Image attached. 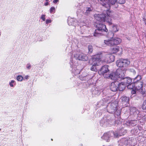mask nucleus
<instances>
[{
    "label": "nucleus",
    "instance_id": "1",
    "mask_svg": "<svg viewBox=\"0 0 146 146\" xmlns=\"http://www.w3.org/2000/svg\"><path fill=\"white\" fill-rule=\"evenodd\" d=\"M106 11H107V15L103 13L95 14L94 15L95 19L98 21L96 23L106 21L109 25H111L112 24L111 18L115 19L118 18V16L116 14L110 12L109 10H106Z\"/></svg>",
    "mask_w": 146,
    "mask_h": 146
},
{
    "label": "nucleus",
    "instance_id": "2",
    "mask_svg": "<svg viewBox=\"0 0 146 146\" xmlns=\"http://www.w3.org/2000/svg\"><path fill=\"white\" fill-rule=\"evenodd\" d=\"M105 55L104 53H100L97 54L93 57L92 59L93 62L92 66L90 68L91 70L94 72H96L98 71L96 66H99L100 64V63L102 62L100 59L103 58V56H104Z\"/></svg>",
    "mask_w": 146,
    "mask_h": 146
},
{
    "label": "nucleus",
    "instance_id": "3",
    "mask_svg": "<svg viewBox=\"0 0 146 146\" xmlns=\"http://www.w3.org/2000/svg\"><path fill=\"white\" fill-rule=\"evenodd\" d=\"M70 55L72 56L70 60L73 62H75L77 63L75 61L77 59L83 61H86L88 59V57L86 54L78 51L70 52Z\"/></svg>",
    "mask_w": 146,
    "mask_h": 146
},
{
    "label": "nucleus",
    "instance_id": "4",
    "mask_svg": "<svg viewBox=\"0 0 146 146\" xmlns=\"http://www.w3.org/2000/svg\"><path fill=\"white\" fill-rule=\"evenodd\" d=\"M95 25L96 26V29L94 33V36L99 37L102 35L103 32H107L108 31L106 26L102 22L96 23Z\"/></svg>",
    "mask_w": 146,
    "mask_h": 146
},
{
    "label": "nucleus",
    "instance_id": "5",
    "mask_svg": "<svg viewBox=\"0 0 146 146\" xmlns=\"http://www.w3.org/2000/svg\"><path fill=\"white\" fill-rule=\"evenodd\" d=\"M130 63L129 60L127 59H121L117 61L116 64L121 69L122 75H125L127 68Z\"/></svg>",
    "mask_w": 146,
    "mask_h": 146
},
{
    "label": "nucleus",
    "instance_id": "6",
    "mask_svg": "<svg viewBox=\"0 0 146 146\" xmlns=\"http://www.w3.org/2000/svg\"><path fill=\"white\" fill-rule=\"evenodd\" d=\"M122 74L121 69L118 68L115 72H113L110 74H109L107 76H105L106 78L113 80H121V78H123L124 76V75H122Z\"/></svg>",
    "mask_w": 146,
    "mask_h": 146
},
{
    "label": "nucleus",
    "instance_id": "7",
    "mask_svg": "<svg viewBox=\"0 0 146 146\" xmlns=\"http://www.w3.org/2000/svg\"><path fill=\"white\" fill-rule=\"evenodd\" d=\"M115 122L114 119H113L110 115H109L103 117V119L100 121V124L101 125L105 127L108 125L109 124L112 125Z\"/></svg>",
    "mask_w": 146,
    "mask_h": 146
},
{
    "label": "nucleus",
    "instance_id": "8",
    "mask_svg": "<svg viewBox=\"0 0 146 146\" xmlns=\"http://www.w3.org/2000/svg\"><path fill=\"white\" fill-rule=\"evenodd\" d=\"M121 40L118 38H111L110 39L104 40V42L106 45L112 46L114 45H117L121 42Z\"/></svg>",
    "mask_w": 146,
    "mask_h": 146
},
{
    "label": "nucleus",
    "instance_id": "9",
    "mask_svg": "<svg viewBox=\"0 0 146 146\" xmlns=\"http://www.w3.org/2000/svg\"><path fill=\"white\" fill-rule=\"evenodd\" d=\"M113 135L115 137H117L119 135V134L116 132H109L104 133L103 135L101 137V138L105 140L107 142H109Z\"/></svg>",
    "mask_w": 146,
    "mask_h": 146
},
{
    "label": "nucleus",
    "instance_id": "10",
    "mask_svg": "<svg viewBox=\"0 0 146 146\" xmlns=\"http://www.w3.org/2000/svg\"><path fill=\"white\" fill-rule=\"evenodd\" d=\"M135 85V88L136 90L140 92L143 95L146 94L145 90L143 87V82L142 81H137L134 82Z\"/></svg>",
    "mask_w": 146,
    "mask_h": 146
},
{
    "label": "nucleus",
    "instance_id": "11",
    "mask_svg": "<svg viewBox=\"0 0 146 146\" xmlns=\"http://www.w3.org/2000/svg\"><path fill=\"white\" fill-rule=\"evenodd\" d=\"M130 116L134 119H139V111L135 107H131L130 108Z\"/></svg>",
    "mask_w": 146,
    "mask_h": 146
},
{
    "label": "nucleus",
    "instance_id": "12",
    "mask_svg": "<svg viewBox=\"0 0 146 146\" xmlns=\"http://www.w3.org/2000/svg\"><path fill=\"white\" fill-rule=\"evenodd\" d=\"M100 53H104L105 55L103 56V58H101V59L104 60L105 61H107L108 63H110L113 62L114 60V56L111 54H108L105 52H100Z\"/></svg>",
    "mask_w": 146,
    "mask_h": 146
},
{
    "label": "nucleus",
    "instance_id": "13",
    "mask_svg": "<svg viewBox=\"0 0 146 146\" xmlns=\"http://www.w3.org/2000/svg\"><path fill=\"white\" fill-rule=\"evenodd\" d=\"M108 65H104L102 66L101 69L99 70L98 73L100 75H103L104 78L108 75L109 72V70L108 68Z\"/></svg>",
    "mask_w": 146,
    "mask_h": 146
},
{
    "label": "nucleus",
    "instance_id": "14",
    "mask_svg": "<svg viewBox=\"0 0 146 146\" xmlns=\"http://www.w3.org/2000/svg\"><path fill=\"white\" fill-rule=\"evenodd\" d=\"M117 102H113L110 104V106L107 107L108 111L111 113H113L115 112L117 108Z\"/></svg>",
    "mask_w": 146,
    "mask_h": 146
},
{
    "label": "nucleus",
    "instance_id": "15",
    "mask_svg": "<svg viewBox=\"0 0 146 146\" xmlns=\"http://www.w3.org/2000/svg\"><path fill=\"white\" fill-rule=\"evenodd\" d=\"M70 67L72 68V72L75 75H76L80 73V70L78 69L76 67L77 66V63L75 62H73L71 60L70 62Z\"/></svg>",
    "mask_w": 146,
    "mask_h": 146
},
{
    "label": "nucleus",
    "instance_id": "16",
    "mask_svg": "<svg viewBox=\"0 0 146 146\" xmlns=\"http://www.w3.org/2000/svg\"><path fill=\"white\" fill-rule=\"evenodd\" d=\"M117 0H107V3H106V8L108 10L111 6L114 5L115 7L117 8L118 7Z\"/></svg>",
    "mask_w": 146,
    "mask_h": 146
},
{
    "label": "nucleus",
    "instance_id": "17",
    "mask_svg": "<svg viewBox=\"0 0 146 146\" xmlns=\"http://www.w3.org/2000/svg\"><path fill=\"white\" fill-rule=\"evenodd\" d=\"M119 144L120 146H130L131 141L127 138H123L119 141Z\"/></svg>",
    "mask_w": 146,
    "mask_h": 146
},
{
    "label": "nucleus",
    "instance_id": "18",
    "mask_svg": "<svg viewBox=\"0 0 146 146\" xmlns=\"http://www.w3.org/2000/svg\"><path fill=\"white\" fill-rule=\"evenodd\" d=\"M111 97H108L107 98H104L102 100L100 101L99 102H98L97 104V106L98 107H100L101 106H103L105 104V103L109 102V103L110 101L112 100Z\"/></svg>",
    "mask_w": 146,
    "mask_h": 146
},
{
    "label": "nucleus",
    "instance_id": "19",
    "mask_svg": "<svg viewBox=\"0 0 146 146\" xmlns=\"http://www.w3.org/2000/svg\"><path fill=\"white\" fill-rule=\"evenodd\" d=\"M120 101L123 104V107H127L128 106L129 101V99L128 97L126 96H123L120 99Z\"/></svg>",
    "mask_w": 146,
    "mask_h": 146
},
{
    "label": "nucleus",
    "instance_id": "20",
    "mask_svg": "<svg viewBox=\"0 0 146 146\" xmlns=\"http://www.w3.org/2000/svg\"><path fill=\"white\" fill-rule=\"evenodd\" d=\"M85 22L83 21L80 23V26H78V29H80L81 33L82 34H84L86 33V29L87 28L86 26L87 24Z\"/></svg>",
    "mask_w": 146,
    "mask_h": 146
},
{
    "label": "nucleus",
    "instance_id": "21",
    "mask_svg": "<svg viewBox=\"0 0 146 146\" xmlns=\"http://www.w3.org/2000/svg\"><path fill=\"white\" fill-rule=\"evenodd\" d=\"M118 85H119V82L117 81L112 82L110 87L111 90L113 92L117 91L118 90Z\"/></svg>",
    "mask_w": 146,
    "mask_h": 146
},
{
    "label": "nucleus",
    "instance_id": "22",
    "mask_svg": "<svg viewBox=\"0 0 146 146\" xmlns=\"http://www.w3.org/2000/svg\"><path fill=\"white\" fill-rule=\"evenodd\" d=\"M68 23L69 26L71 25L76 27L77 25H78L77 21L74 19H69L68 21Z\"/></svg>",
    "mask_w": 146,
    "mask_h": 146
},
{
    "label": "nucleus",
    "instance_id": "23",
    "mask_svg": "<svg viewBox=\"0 0 146 146\" xmlns=\"http://www.w3.org/2000/svg\"><path fill=\"white\" fill-rule=\"evenodd\" d=\"M93 7L91 6L90 7H87L85 8L84 9V14L85 15L87 16L93 10Z\"/></svg>",
    "mask_w": 146,
    "mask_h": 146
},
{
    "label": "nucleus",
    "instance_id": "24",
    "mask_svg": "<svg viewBox=\"0 0 146 146\" xmlns=\"http://www.w3.org/2000/svg\"><path fill=\"white\" fill-rule=\"evenodd\" d=\"M126 123V124L127 125V126H133L136 125L137 124V121L135 119L131 121L127 122ZM125 124H126L125 123Z\"/></svg>",
    "mask_w": 146,
    "mask_h": 146
},
{
    "label": "nucleus",
    "instance_id": "25",
    "mask_svg": "<svg viewBox=\"0 0 146 146\" xmlns=\"http://www.w3.org/2000/svg\"><path fill=\"white\" fill-rule=\"evenodd\" d=\"M125 87V82H121V83L119 82L118 85V90L120 91H122L124 90Z\"/></svg>",
    "mask_w": 146,
    "mask_h": 146
},
{
    "label": "nucleus",
    "instance_id": "26",
    "mask_svg": "<svg viewBox=\"0 0 146 146\" xmlns=\"http://www.w3.org/2000/svg\"><path fill=\"white\" fill-rule=\"evenodd\" d=\"M124 80L125 84L127 83L129 84L132 82V79L131 78L129 77H125V76H123V78H122L121 80Z\"/></svg>",
    "mask_w": 146,
    "mask_h": 146
},
{
    "label": "nucleus",
    "instance_id": "27",
    "mask_svg": "<svg viewBox=\"0 0 146 146\" xmlns=\"http://www.w3.org/2000/svg\"><path fill=\"white\" fill-rule=\"evenodd\" d=\"M94 76V74H88L86 76H84V79L83 80H88L90 79L93 78Z\"/></svg>",
    "mask_w": 146,
    "mask_h": 146
},
{
    "label": "nucleus",
    "instance_id": "28",
    "mask_svg": "<svg viewBox=\"0 0 146 146\" xmlns=\"http://www.w3.org/2000/svg\"><path fill=\"white\" fill-rule=\"evenodd\" d=\"M143 99L145 100L142 105V107L144 110H146V94L143 95Z\"/></svg>",
    "mask_w": 146,
    "mask_h": 146
},
{
    "label": "nucleus",
    "instance_id": "29",
    "mask_svg": "<svg viewBox=\"0 0 146 146\" xmlns=\"http://www.w3.org/2000/svg\"><path fill=\"white\" fill-rule=\"evenodd\" d=\"M127 87L128 88L131 90L135 89V83H134L133 81V83L128 85Z\"/></svg>",
    "mask_w": 146,
    "mask_h": 146
},
{
    "label": "nucleus",
    "instance_id": "30",
    "mask_svg": "<svg viewBox=\"0 0 146 146\" xmlns=\"http://www.w3.org/2000/svg\"><path fill=\"white\" fill-rule=\"evenodd\" d=\"M119 50V47L118 46H116L112 49L111 52L113 53H115L117 52Z\"/></svg>",
    "mask_w": 146,
    "mask_h": 146
},
{
    "label": "nucleus",
    "instance_id": "31",
    "mask_svg": "<svg viewBox=\"0 0 146 146\" xmlns=\"http://www.w3.org/2000/svg\"><path fill=\"white\" fill-rule=\"evenodd\" d=\"M101 91L97 88H95L92 91L93 94L99 95Z\"/></svg>",
    "mask_w": 146,
    "mask_h": 146
},
{
    "label": "nucleus",
    "instance_id": "32",
    "mask_svg": "<svg viewBox=\"0 0 146 146\" xmlns=\"http://www.w3.org/2000/svg\"><path fill=\"white\" fill-rule=\"evenodd\" d=\"M141 75H138L133 79V82H136L137 81H139L141 79Z\"/></svg>",
    "mask_w": 146,
    "mask_h": 146
},
{
    "label": "nucleus",
    "instance_id": "33",
    "mask_svg": "<svg viewBox=\"0 0 146 146\" xmlns=\"http://www.w3.org/2000/svg\"><path fill=\"white\" fill-rule=\"evenodd\" d=\"M98 1L103 6L106 7V3H107V0H98Z\"/></svg>",
    "mask_w": 146,
    "mask_h": 146
},
{
    "label": "nucleus",
    "instance_id": "34",
    "mask_svg": "<svg viewBox=\"0 0 146 146\" xmlns=\"http://www.w3.org/2000/svg\"><path fill=\"white\" fill-rule=\"evenodd\" d=\"M9 85L10 87H14L16 85V82L14 80H12L10 82Z\"/></svg>",
    "mask_w": 146,
    "mask_h": 146
},
{
    "label": "nucleus",
    "instance_id": "35",
    "mask_svg": "<svg viewBox=\"0 0 146 146\" xmlns=\"http://www.w3.org/2000/svg\"><path fill=\"white\" fill-rule=\"evenodd\" d=\"M117 25H113L112 27V31L113 32H116L118 31L119 30Z\"/></svg>",
    "mask_w": 146,
    "mask_h": 146
},
{
    "label": "nucleus",
    "instance_id": "36",
    "mask_svg": "<svg viewBox=\"0 0 146 146\" xmlns=\"http://www.w3.org/2000/svg\"><path fill=\"white\" fill-rule=\"evenodd\" d=\"M16 79L18 81L21 82L23 80V78L21 75H18Z\"/></svg>",
    "mask_w": 146,
    "mask_h": 146
},
{
    "label": "nucleus",
    "instance_id": "37",
    "mask_svg": "<svg viewBox=\"0 0 146 146\" xmlns=\"http://www.w3.org/2000/svg\"><path fill=\"white\" fill-rule=\"evenodd\" d=\"M88 53H91L93 51V46L91 45H89L88 46Z\"/></svg>",
    "mask_w": 146,
    "mask_h": 146
},
{
    "label": "nucleus",
    "instance_id": "38",
    "mask_svg": "<svg viewBox=\"0 0 146 146\" xmlns=\"http://www.w3.org/2000/svg\"><path fill=\"white\" fill-rule=\"evenodd\" d=\"M50 12L51 13H54L55 12V8L54 7H51L50 9Z\"/></svg>",
    "mask_w": 146,
    "mask_h": 146
},
{
    "label": "nucleus",
    "instance_id": "39",
    "mask_svg": "<svg viewBox=\"0 0 146 146\" xmlns=\"http://www.w3.org/2000/svg\"><path fill=\"white\" fill-rule=\"evenodd\" d=\"M113 113H115V114H116L118 116H119L120 114L121 111L119 110H117V109H116V110L115 111V112H113Z\"/></svg>",
    "mask_w": 146,
    "mask_h": 146
},
{
    "label": "nucleus",
    "instance_id": "40",
    "mask_svg": "<svg viewBox=\"0 0 146 146\" xmlns=\"http://www.w3.org/2000/svg\"><path fill=\"white\" fill-rule=\"evenodd\" d=\"M31 65L29 63H28L26 65L27 68L28 70L31 69Z\"/></svg>",
    "mask_w": 146,
    "mask_h": 146
},
{
    "label": "nucleus",
    "instance_id": "41",
    "mask_svg": "<svg viewBox=\"0 0 146 146\" xmlns=\"http://www.w3.org/2000/svg\"><path fill=\"white\" fill-rule=\"evenodd\" d=\"M45 15H42L40 17V19H42L43 21H44L45 20Z\"/></svg>",
    "mask_w": 146,
    "mask_h": 146
},
{
    "label": "nucleus",
    "instance_id": "42",
    "mask_svg": "<svg viewBox=\"0 0 146 146\" xmlns=\"http://www.w3.org/2000/svg\"><path fill=\"white\" fill-rule=\"evenodd\" d=\"M125 2V0H119L117 1V3H118L120 4H123Z\"/></svg>",
    "mask_w": 146,
    "mask_h": 146
},
{
    "label": "nucleus",
    "instance_id": "43",
    "mask_svg": "<svg viewBox=\"0 0 146 146\" xmlns=\"http://www.w3.org/2000/svg\"><path fill=\"white\" fill-rule=\"evenodd\" d=\"M52 21L50 19H46V24H48V23H50Z\"/></svg>",
    "mask_w": 146,
    "mask_h": 146
},
{
    "label": "nucleus",
    "instance_id": "44",
    "mask_svg": "<svg viewBox=\"0 0 146 146\" xmlns=\"http://www.w3.org/2000/svg\"><path fill=\"white\" fill-rule=\"evenodd\" d=\"M137 91V90H136L135 89H132L131 91V93L132 94H135L136 93Z\"/></svg>",
    "mask_w": 146,
    "mask_h": 146
},
{
    "label": "nucleus",
    "instance_id": "45",
    "mask_svg": "<svg viewBox=\"0 0 146 146\" xmlns=\"http://www.w3.org/2000/svg\"><path fill=\"white\" fill-rule=\"evenodd\" d=\"M58 1H59L58 0H53V2L54 3L56 4Z\"/></svg>",
    "mask_w": 146,
    "mask_h": 146
},
{
    "label": "nucleus",
    "instance_id": "46",
    "mask_svg": "<svg viewBox=\"0 0 146 146\" xmlns=\"http://www.w3.org/2000/svg\"><path fill=\"white\" fill-rule=\"evenodd\" d=\"M29 76L28 75H27L25 76L24 78L26 80H27L29 79Z\"/></svg>",
    "mask_w": 146,
    "mask_h": 146
},
{
    "label": "nucleus",
    "instance_id": "47",
    "mask_svg": "<svg viewBox=\"0 0 146 146\" xmlns=\"http://www.w3.org/2000/svg\"><path fill=\"white\" fill-rule=\"evenodd\" d=\"M49 4V3L48 2H46L45 3L44 5L45 6H46L48 5Z\"/></svg>",
    "mask_w": 146,
    "mask_h": 146
},
{
    "label": "nucleus",
    "instance_id": "48",
    "mask_svg": "<svg viewBox=\"0 0 146 146\" xmlns=\"http://www.w3.org/2000/svg\"><path fill=\"white\" fill-rule=\"evenodd\" d=\"M45 1L46 2H48L49 1V0H45Z\"/></svg>",
    "mask_w": 146,
    "mask_h": 146
},
{
    "label": "nucleus",
    "instance_id": "49",
    "mask_svg": "<svg viewBox=\"0 0 146 146\" xmlns=\"http://www.w3.org/2000/svg\"><path fill=\"white\" fill-rule=\"evenodd\" d=\"M112 117H113V118L114 117V115H113V116H112Z\"/></svg>",
    "mask_w": 146,
    "mask_h": 146
},
{
    "label": "nucleus",
    "instance_id": "50",
    "mask_svg": "<svg viewBox=\"0 0 146 146\" xmlns=\"http://www.w3.org/2000/svg\"><path fill=\"white\" fill-rule=\"evenodd\" d=\"M84 79V78H83V79H82V80H83ZM80 80H81V79H80Z\"/></svg>",
    "mask_w": 146,
    "mask_h": 146
},
{
    "label": "nucleus",
    "instance_id": "51",
    "mask_svg": "<svg viewBox=\"0 0 146 146\" xmlns=\"http://www.w3.org/2000/svg\"><path fill=\"white\" fill-rule=\"evenodd\" d=\"M1 33H0V36H1Z\"/></svg>",
    "mask_w": 146,
    "mask_h": 146
},
{
    "label": "nucleus",
    "instance_id": "52",
    "mask_svg": "<svg viewBox=\"0 0 146 146\" xmlns=\"http://www.w3.org/2000/svg\"><path fill=\"white\" fill-rule=\"evenodd\" d=\"M51 140H52H52H53L52 139H51Z\"/></svg>",
    "mask_w": 146,
    "mask_h": 146
},
{
    "label": "nucleus",
    "instance_id": "53",
    "mask_svg": "<svg viewBox=\"0 0 146 146\" xmlns=\"http://www.w3.org/2000/svg\"><path fill=\"white\" fill-rule=\"evenodd\" d=\"M108 146H111L110 145H108Z\"/></svg>",
    "mask_w": 146,
    "mask_h": 146
}]
</instances>
